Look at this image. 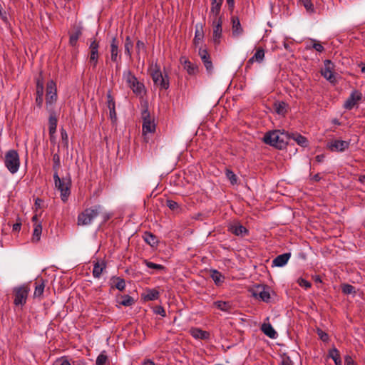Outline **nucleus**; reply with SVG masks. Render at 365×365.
I'll return each instance as SVG.
<instances>
[{
  "mask_svg": "<svg viewBox=\"0 0 365 365\" xmlns=\"http://www.w3.org/2000/svg\"><path fill=\"white\" fill-rule=\"evenodd\" d=\"M41 232H42L41 223L39 222V223L34 224L32 241L33 242H38L40 240Z\"/></svg>",
  "mask_w": 365,
  "mask_h": 365,
  "instance_id": "e433bc0d",
  "label": "nucleus"
},
{
  "mask_svg": "<svg viewBox=\"0 0 365 365\" xmlns=\"http://www.w3.org/2000/svg\"><path fill=\"white\" fill-rule=\"evenodd\" d=\"M143 237L151 247H155L158 244L157 237L150 232H145Z\"/></svg>",
  "mask_w": 365,
  "mask_h": 365,
  "instance_id": "7c9ffc66",
  "label": "nucleus"
},
{
  "mask_svg": "<svg viewBox=\"0 0 365 365\" xmlns=\"http://www.w3.org/2000/svg\"><path fill=\"white\" fill-rule=\"evenodd\" d=\"M281 361L279 365H294L293 361L287 354H283L280 356Z\"/></svg>",
  "mask_w": 365,
  "mask_h": 365,
  "instance_id": "49530a36",
  "label": "nucleus"
},
{
  "mask_svg": "<svg viewBox=\"0 0 365 365\" xmlns=\"http://www.w3.org/2000/svg\"><path fill=\"white\" fill-rule=\"evenodd\" d=\"M228 230L236 236H244L248 230L240 223H234L229 226Z\"/></svg>",
  "mask_w": 365,
  "mask_h": 365,
  "instance_id": "4be33fe9",
  "label": "nucleus"
},
{
  "mask_svg": "<svg viewBox=\"0 0 365 365\" xmlns=\"http://www.w3.org/2000/svg\"><path fill=\"white\" fill-rule=\"evenodd\" d=\"M154 312L157 314L161 315L162 317H165V311L164 308L161 306L155 307Z\"/></svg>",
  "mask_w": 365,
  "mask_h": 365,
  "instance_id": "13d9d810",
  "label": "nucleus"
},
{
  "mask_svg": "<svg viewBox=\"0 0 365 365\" xmlns=\"http://www.w3.org/2000/svg\"><path fill=\"white\" fill-rule=\"evenodd\" d=\"M106 268V263L104 261L101 262H96L94 264L93 269V276L95 278H99L103 272V271Z\"/></svg>",
  "mask_w": 365,
  "mask_h": 365,
  "instance_id": "cd10ccee",
  "label": "nucleus"
},
{
  "mask_svg": "<svg viewBox=\"0 0 365 365\" xmlns=\"http://www.w3.org/2000/svg\"><path fill=\"white\" fill-rule=\"evenodd\" d=\"M264 58V50L262 47L257 48L254 56L248 60L246 65V68H250L255 61L258 63L262 62Z\"/></svg>",
  "mask_w": 365,
  "mask_h": 365,
  "instance_id": "412c9836",
  "label": "nucleus"
},
{
  "mask_svg": "<svg viewBox=\"0 0 365 365\" xmlns=\"http://www.w3.org/2000/svg\"><path fill=\"white\" fill-rule=\"evenodd\" d=\"M144 264L148 268H150V269H158V270H163V269H165V267L163 266L162 264H155V263L150 262V261H148L147 259L144 260Z\"/></svg>",
  "mask_w": 365,
  "mask_h": 365,
  "instance_id": "a18cd8bd",
  "label": "nucleus"
},
{
  "mask_svg": "<svg viewBox=\"0 0 365 365\" xmlns=\"http://www.w3.org/2000/svg\"><path fill=\"white\" fill-rule=\"evenodd\" d=\"M133 43L130 37V36H127L125 38L124 48H125V54L127 56H128L130 58L132 56L131 51L133 49Z\"/></svg>",
  "mask_w": 365,
  "mask_h": 365,
  "instance_id": "58836bf2",
  "label": "nucleus"
},
{
  "mask_svg": "<svg viewBox=\"0 0 365 365\" xmlns=\"http://www.w3.org/2000/svg\"><path fill=\"white\" fill-rule=\"evenodd\" d=\"M270 288L263 284H257L252 287L250 290L252 297L259 299L264 302H269L271 299Z\"/></svg>",
  "mask_w": 365,
  "mask_h": 365,
  "instance_id": "6e6552de",
  "label": "nucleus"
},
{
  "mask_svg": "<svg viewBox=\"0 0 365 365\" xmlns=\"http://www.w3.org/2000/svg\"><path fill=\"white\" fill-rule=\"evenodd\" d=\"M108 361V356L106 351H102L97 357L96 364V365H104Z\"/></svg>",
  "mask_w": 365,
  "mask_h": 365,
  "instance_id": "79ce46f5",
  "label": "nucleus"
},
{
  "mask_svg": "<svg viewBox=\"0 0 365 365\" xmlns=\"http://www.w3.org/2000/svg\"><path fill=\"white\" fill-rule=\"evenodd\" d=\"M303 6L305 7L308 12L312 13L314 11V5L311 0H302Z\"/></svg>",
  "mask_w": 365,
  "mask_h": 365,
  "instance_id": "09e8293b",
  "label": "nucleus"
},
{
  "mask_svg": "<svg viewBox=\"0 0 365 365\" xmlns=\"http://www.w3.org/2000/svg\"><path fill=\"white\" fill-rule=\"evenodd\" d=\"M292 139L295 141L299 145L302 147H307L308 145V140L307 138L302 135L298 133H289V140Z\"/></svg>",
  "mask_w": 365,
  "mask_h": 365,
  "instance_id": "393cba45",
  "label": "nucleus"
},
{
  "mask_svg": "<svg viewBox=\"0 0 365 365\" xmlns=\"http://www.w3.org/2000/svg\"><path fill=\"white\" fill-rule=\"evenodd\" d=\"M159 292L155 289H148L147 293L143 296V299L145 301H153L158 299L159 297Z\"/></svg>",
  "mask_w": 365,
  "mask_h": 365,
  "instance_id": "4c0bfd02",
  "label": "nucleus"
},
{
  "mask_svg": "<svg viewBox=\"0 0 365 365\" xmlns=\"http://www.w3.org/2000/svg\"><path fill=\"white\" fill-rule=\"evenodd\" d=\"M53 365H71L70 361L65 357H62L56 361Z\"/></svg>",
  "mask_w": 365,
  "mask_h": 365,
  "instance_id": "6e6d98bb",
  "label": "nucleus"
},
{
  "mask_svg": "<svg viewBox=\"0 0 365 365\" xmlns=\"http://www.w3.org/2000/svg\"><path fill=\"white\" fill-rule=\"evenodd\" d=\"M57 101L56 83L51 80L46 84V107L48 112L54 111V104Z\"/></svg>",
  "mask_w": 365,
  "mask_h": 365,
  "instance_id": "20e7f679",
  "label": "nucleus"
},
{
  "mask_svg": "<svg viewBox=\"0 0 365 365\" xmlns=\"http://www.w3.org/2000/svg\"><path fill=\"white\" fill-rule=\"evenodd\" d=\"M61 140L66 147L68 145V137L66 131L64 129L61 130Z\"/></svg>",
  "mask_w": 365,
  "mask_h": 365,
  "instance_id": "603ef678",
  "label": "nucleus"
},
{
  "mask_svg": "<svg viewBox=\"0 0 365 365\" xmlns=\"http://www.w3.org/2000/svg\"><path fill=\"white\" fill-rule=\"evenodd\" d=\"M152 79L154 84L160 89L167 90L170 86L169 76L167 73H162L159 67L155 66V68L151 73Z\"/></svg>",
  "mask_w": 365,
  "mask_h": 365,
  "instance_id": "0eeeda50",
  "label": "nucleus"
},
{
  "mask_svg": "<svg viewBox=\"0 0 365 365\" xmlns=\"http://www.w3.org/2000/svg\"><path fill=\"white\" fill-rule=\"evenodd\" d=\"M123 78L125 81L128 86L137 95L140 96L145 91V86L140 82L131 71L128 70L123 72Z\"/></svg>",
  "mask_w": 365,
  "mask_h": 365,
  "instance_id": "7ed1b4c3",
  "label": "nucleus"
},
{
  "mask_svg": "<svg viewBox=\"0 0 365 365\" xmlns=\"http://www.w3.org/2000/svg\"><path fill=\"white\" fill-rule=\"evenodd\" d=\"M344 364L345 365H356V363L354 362L353 359L349 355L345 356Z\"/></svg>",
  "mask_w": 365,
  "mask_h": 365,
  "instance_id": "680f3d73",
  "label": "nucleus"
},
{
  "mask_svg": "<svg viewBox=\"0 0 365 365\" xmlns=\"http://www.w3.org/2000/svg\"><path fill=\"white\" fill-rule=\"evenodd\" d=\"M312 47L319 52H322L324 50V46L319 42H314Z\"/></svg>",
  "mask_w": 365,
  "mask_h": 365,
  "instance_id": "052dcab7",
  "label": "nucleus"
},
{
  "mask_svg": "<svg viewBox=\"0 0 365 365\" xmlns=\"http://www.w3.org/2000/svg\"><path fill=\"white\" fill-rule=\"evenodd\" d=\"M328 356L334 360L335 365H341L340 354L337 349L334 347L330 349Z\"/></svg>",
  "mask_w": 365,
  "mask_h": 365,
  "instance_id": "72a5a7b5",
  "label": "nucleus"
},
{
  "mask_svg": "<svg viewBox=\"0 0 365 365\" xmlns=\"http://www.w3.org/2000/svg\"><path fill=\"white\" fill-rule=\"evenodd\" d=\"M102 211L103 207L99 205L85 209L78 216V225L84 226L91 224L93 220L102 213Z\"/></svg>",
  "mask_w": 365,
  "mask_h": 365,
  "instance_id": "f03ea898",
  "label": "nucleus"
},
{
  "mask_svg": "<svg viewBox=\"0 0 365 365\" xmlns=\"http://www.w3.org/2000/svg\"><path fill=\"white\" fill-rule=\"evenodd\" d=\"M214 305L220 310L226 312H230L232 307L230 302L216 301Z\"/></svg>",
  "mask_w": 365,
  "mask_h": 365,
  "instance_id": "2f4dec72",
  "label": "nucleus"
},
{
  "mask_svg": "<svg viewBox=\"0 0 365 365\" xmlns=\"http://www.w3.org/2000/svg\"><path fill=\"white\" fill-rule=\"evenodd\" d=\"M262 331L266 334L267 336L274 339L277 336V332L273 329L270 324H264L262 326Z\"/></svg>",
  "mask_w": 365,
  "mask_h": 365,
  "instance_id": "473e14b6",
  "label": "nucleus"
},
{
  "mask_svg": "<svg viewBox=\"0 0 365 365\" xmlns=\"http://www.w3.org/2000/svg\"><path fill=\"white\" fill-rule=\"evenodd\" d=\"M98 48L99 44L98 42L96 41V39H93L90 44L89 50H90V55H89V62L92 65L93 68H96L98 64Z\"/></svg>",
  "mask_w": 365,
  "mask_h": 365,
  "instance_id": "ddd939ff",
  "label": "nucleus"
},
{
  "mask_svg": "<svg viewBox=\"0 0 365 365\" xmlns=\"http://www.w3.org/2000/svg\"><path fill=\"white\" fill-rule=\"evenodd\" d=\"M324 67L322 69V75L331 83L336 81V78L334 75V63L330 60H325L324 61Z\"/></svg>",
  "mask_w": 365,
  "mask_h": 365,
  "instance_id": "2eb2a0df",
  "label": "nucleus"
},
{
  "mask_svg": "<svg viewBox=\"0 0 365 365\" xmlns=\"http://www.w3.org/2000/svg\"><path fill=\"white\" fill-rule=\"evenodd\" d=\"M287 104L284 101L276 102L273 105L274 111L280 115H284L287 113Z\"/></svg>",
  "mask_w": 365,
  "mask_h": 365,
  "instance_id": "c756f323",
  "label": "nucleus"
},
{
  "mask_svg": "<svg viewBox=\"0 0 365 365\" xmlns=\"http://www.w3.org/2000/svg\"><path fill=\"white\" fill-rule=\"evenodd\" d=\"M110 110V117L111 118V120H116V112H115V108L114 109H111V110Z\"/></svg>",
  "mask_w": 365,
  "mask_h": 365,
  "instance_id": "774afa93",
  "label": "nucleus"
},
{
  "mask_svg": "<svg viewBox=\"0 0 365 365\" xmlns=\"http://www.w3.org/2000/svg\"><path fill=\"white\" fill-rule=\"evenodd\" d=\"M317 334H318L320 339H322L323 341H328L329 336H328V334L326 332L323 331L321 329H319L318 331H317Z\"/></svg>",
  "mask_w": 365,
  "mask_h": 365,
  "instance_id": "4d7b16f0",
  "label": "nucleus"
},
{
  "mask_svg": "<svg viewBox=\"0 0 365 365\" xmlns=\"http://www.w3.org/2000/svg\"><path fill=\"white\" fill-rule=\"evenodd\" d=\"M21 227V220L19 219L18 221L13 225L12 229L14 232H19Z\"/></svg>",
  "mask_w": 365,
  "mask_h": 365,
  "instance_id": "e2e57ef3",
  "label": "nucleus"
},
{
  "mask_svg": "<svg viewBox=\"0 0 365 365\" xmlns=\"http://www.w3.org/2000/svg\"><path fill=\"white\" fill-rule=\"evenodd\" d=\"M107 106L109 110L115 108V101L110 91H108L107 93Z\"/></svg>",
  "mask_w": 365,
  "mask_h": 365,
  "instance_id": "de8ad7c7",
  "label": "nucleus"
},
{
  "mask_svg": "<svg viewBox=\"0 0 365 365\" xmlns=\"http://www.w3.org/2000/svg\"><path fill=\"white\" fill-rule=\"evenodd\" d=\"M210 276L216 285L221 284L223 282L224 279H225V277L222 275V274L216 269L211 270Z\"/></svg>",
  "mask_w": 365,
  "mask_h": 365,
  "instance_id": "c9c22d12",
  "label": "nucleus"
},
{
  "mask_svg": "<svg viewBox=\"0 0 365 365\" xmlns=\"http://www.w3.org/2000/svg\"><path fill=\"white\" fill-rule=\"evenodd\" d=\"M4 164L11 173L14 174L18 171L20 160L16 150H10L6 153Z\"/></svg>",
  "mask_w": 365,
  "mask_h": 365,
  "instance_id": "39448f33",
  "label": "nucleus"
},
{
  "mask_svg": "<svg viewBox=\"0 0 365 365\" xmlns=\"http://www.w3.org/2000/svg\"><path fill=\"white\" fill-rule=\"evenodd\" d=\"M34 208H35V211L37 212V210L38 209H41L43 208V200L41 198H38L37 197L36 200H35V203H34Z\"/></svg>",
  "mask_w": 365,
  "mask_h": 365,
  "instance_id": "5fc2aeb1",
  "label": "nucleus"
},
{
  "mask_svg": "<svg viewBox=\"0 0 365 365\" xmlns=\"http://www.w3.org/2000/svg\"><path fill=\"white\" fill-rule=\"evenodd\" d=\"M118 44L117 38L113 37L110 42V59L113 62L115 63H118L121 58V56L118 55Z\"/></svg>",
  "mask_w": 365,
  "mask_h": 365,
  "instance_id": "f3484780",
  "label": "nucleus"
},
{
  "mask_svg": "<svg viewBox=\"0 0 365 365\" xmlns=\"http://www.w3.org/2000/svg\"><path fill=\"white\" fill-rule=\"evenodd\" d=\"M211 9L210 13L214 15V18H222L219 16L221 6L223 2V0H211Z\"/></svg>",
  "mask_w": 365,
  "mask_h": 365,
  "instance_id": "a878e982",
  "label": "nucleus"
},
{
  "mask_svg": "<svg viewBox=\"0 0 365 365\" xmlns=\"http://www.w3.org/2000/svg\"><path fill=\"white\" fill-rule=\"evenodd\" d=\"M166 205L173 211H175L179 208L178 203L172 200H167Z\"/></svg>",
  "mask_w": 365,
  "mask_h": 365,
  "instance_id": "8fccbe9b",
  "label": "nucleus"
},
{
  "mask_svg": "<svg viewBox=\"0 0 365 365\" xmlns=\"http://www.w3.org/2000/svg\"><path fill=\"white\" fill-rule=\"evenodd\" d=\"M204 37V33L202 29H196L195 33V38H194V43L195 46H197L202 40Z\"/></svg>",
  "mask_w": 365,
  "mask_h": 365,
  "instance_id": "a19ab883",
  "label": "nucleus"
},
{
  "mask_svg": "<svg viewBox=\"0 0 365 365\" xmlns=\"http://www.w3.org/2000/svg\"><path fill=\"white\" fill-rule=\"evenodd\" d=\"M199 56L201 58V60L206 68V70L208 73H211L212 72L213 66L211 61L210 55L206 49L200 48L199 49Z\"/></svg>",
  "mask_w": 365,
  "mask_h": 365,
  "instance_id": "dca6fc26",
  "label": "nucleus"
},
{
  "mask_svg": "<svg viewBox=\"0 0 365 365\" xmlns=\"http://www.w3.org/2000/svg\"><path fill=\"white\" fill-rule=\"evenodd\" d=\"M0 17L1 18V19L4 21V22H6L7 21V16H6V13L5 11H3V8H2V6L0 4Z\"/></svg>",
  "mask_w": 365,
  "mask_h": 365,
  "instance_id": "0e129e2a",
  "label": "nucleus"
},
{
  "mask_svg": "<svg viewBox=\"0 0 365 365\" xmlns=\"http://www.w3.org/2000/svg\"><path fill=\"white\" fill-rule=\"evenodd\" d=\"M191 335L195 338L197 339H209L210 334L208 331L202 330L199 328H192L190 330Z\"/></svg>",
  "mask_w": 365,
  "mask_h": 365,
  "instance_id": "5701e85b",
  "label": "nucleus"
},
{
  "mask_svg": "<svg viewBox=\"0 0 365 365\" xmlns=\"http://www.w3.org/2000/svg\"><path fill=\"white\" fill-rule=\"evenodd\" d=\"M349 145V141L335 139L328 142L327 148L331 152H344Z\"/></svg>",
  "mask_w": 365,
  "mask_h": 365,
  "instance_id": "9b49d317",
  "label": "nucleus"
},
{
  "mask_svg": "<svg viewBox=\"0 0 365 365\" xmlns=\"http://www.w3.org/2000/svg\"><path fill=\"white\" fill-rule=\"evenodd\" d=\"M36 88H43V81L42 78H37Z\"/></svg>",
  "mask_w": 365,
  "mask_h": 365,
  "instance_id": "69168bd1",
  "label": "nucleus"
},
{
  "mask_svg": "<svg viewBox=\"0 0 365 365\" xmlns=\"http://www.w3.org/2000/svg\"><path fill=\"white\" fill-rule=\"evenodd\" d=\"M232 34L234 37H239L243 34V29L237 16H233L231 18Z\"/></svg>",
  "mask_w": 365,
  "mask_h": 365,
  "instance_id": "a211bd4d",
  "label": "nucleus"
},
{
  "mask_svg": "<svg viewBox=\"0 0 365 365\" xmlns=\"http://www.w3.org/2000/svg\"><path fill=\"white\" fill-rule=\"evenodd\" d=\"M180 61L189 75H195L198 72L197 66L190 62L187 58L182 56Z\"/></svg>",
  "mask_w": 365,
  "mask_h": 365,
  "instance_id": "aec40b11",
  "label": "nucleus"
},
{
  "mask_svg": "<svg viewBox=\"0 0 365 365\" xmlns=\"http://www.w3.org/2000/svg\"><path fill=\"white\" fill-rule=\"evenodd\" d=\"M361 99L362 93L358 90H354L344 102V108L346 110H351Z\"/></svg>",
  "mask_w": 365,
  "mask_h": 365,
  "instance_id": "f8f14e48",
  "label": "nucleus"
},
{
  "mask_svg": "<svg viewBox=\"0 0 365 365\" xmlns=\"http://www.w3.org/2000/svg\"><path fill=\"white\" fill-rule=\"evenodd\" d=\"M53 161V178L58 180V171L61 167V158L58 152L53 154L52 157Z\"/></svg>",
  "mask_w": 365,
  "mask_h": 365,
  "instance_id": "b1692460",
  "label": "nucleus"
},
{
  "mask_svg": "<svg viewBox=\"0 0 365 365\" xmlns=\"http://www.w3.org/2000/svg\"><path fill=\"white\" fill-rule=\"evenodd\" d=\"M36 287H35V291L34 293V297H40L42 296L44 288H45V284L43 280L41 279L40 281H37L35 282Z\"/></svg>",
  "mask_w": 365,
  "mask_h": 365,
  "instance_id": "f704fd0d",
  "label": "nucleus"
},
{
  "mask_svg": "<svg viewBox=\"0 0 365 365\" xmlns=\"http://www.w3.org/2000/svg\"><path fill=\"white\" fill-rule=\"evenodd\" d=\"M141 116L143 119V133H154L155 131V124L154 120L151 119L150 112L147 108L142 111Z\"/></svg>",
  "mask_w": 365,
  "mask_h": 365,
  "instance_id": "9d476101",
  "label": "nucleus"
},
{
  "mask_svg": "<svg viewBox=\"0 0 365 365\" xmlns=\"http://www.w3.org/2000/svg\"><path fill=\"white\" fill-rule=\"evenodd\" d=\"M226 177L229 179L232 185L237 183V178L236 175L230 169L225 170Z\"/></svg>",
  "mask_w": 365,
  "mask_h": 365,
  "instance_id": "c03bdc74",
  "label": "nucleus"
},
{
  "mask_svg": "<svg viewBox=\"0 0 365 365\" xmlns=\"http://www.w3.org/2000/svg\"><path fill=\"white\" fill-rule=\"evenodd\" d=\"M29 292V288L27 285L16 287L13 289L14 296V303L16 306H23L26 303Z\"/></svg>",
  "mask_w": 365,
  "mask_h": 365,
  "instance_id": "1a4fd4ad",
  "label": "nucleus"
},
{
  "mask_svg": "<svg viewBox=\"0 0 365 365\" xmlns=\"http://www.w3.org/2000/svg\"><path fill=\"white\" fill-rule=\"evenodd\" d=\"M123 297V300L120 302V304L123 306L129 307L134 304V299L129 296L125 295Z\"/></svg>",
  "mask_w": 365,
  "mask_h": 365,
  "instance_id": "37998d69",
  "label": "nucleus"
},
{
  "mask_svg": "<svg viewBox=\"0 0 365 365\" xmlns=\"http://www.w3.org/2000/svg\"><path fill=\"white\" fill-rule=\"evenodd\" d=\"M43 97L36 96V105H37V106L38 108H41L42 104H43Z\"/></svg>",
  "mask_w": 365,
  "mask_h": 365,
  "instance_id": "338daca9",
  "label": "nucleus"
},
{
  "mask_svg": "<svg viewBox=\"0 0 365 365\" xmlns=\"http://www.w3.org/2000/svg\"><path fill=\"white\" fill-rule=\"evenodd\" d=\"M290 257V253H284L282 255H278L276 258L274 259L273 264L277 267H282L287 264Z\"/></svg>",
  "mask_w": 365,
  "mask_h": 365,
  "instance_id": "bb28decb",
  "label": "nucleus"
},
{
  "mask_svg": "<svg viewBox=\"0 0 365 365\" xmlns=\"http://www.w3.org/2000/svg\"><path fill=\"white\" fill-rule=\"evenodd\" d=\"M299 285L302 287H304L306 289L311 287L312 284L309 282L307 281L303 278H299L298 279Z\"/></svg>",
  "mask_w": 365,
  "mask_h": 365,
  "instance_id": "864d4df0",
  "label": "nucleus"
},
{
  "mask_svg": "<svg viewBox=\"0 0 365 365\" xmlns=\"http://www.w3.org/2000/svg\"><path fill=\"white\" fill-rule=\"evenodd\" d=\"M135 48H136L137 53H139L140 50H145V43L143 41L138 40L137 41V43H136Z\"/></svg>",
  "mask_w": 365,
  "mask_h": 365,
  "instance_id": "bf43d9fd",
  "label": "nucleus"
},
{
  "mask_svg": "<svg viewBox=\"0 0 365 365\" xmlns=\"http://www.w3.org/2000/svg\"><path fill=\"white\" fill-rule=\"evenodd\" d=\"M222 18H214L212 21L213 26V41L215 44L218 45L220 43V38L222 36Z\"/></svg>",
  "mask_w": 365,
  "mask_h": 365,
  "instance_id": "4468645a",
  "label": "nucleus"
},
{
  "mask_svg": "<svg viewBox=\"0 0 365 365\" xmlns=\"http://www.w3.org/2000/svg\"><path fill=\"white\" fill-rule=\"evenodd\" d=\"M49 113V118H48V129L50 134V139L52 141L53 139V134L56 131L57 127V117L55 111L48 112Z\"/></svg>",
  "mask_w": 365,
  "mask_h": 365,
  "instance_id": "6ab92c4d",
  "label": "nucleus"
},
{
  "mask_svg": "<svg viewBox=\"0 0 365 365\" xmlns=\"http://www.w3.org/2000/svg\"><path fill=\"white\" fill-rule=\"evenodd\" d=\"M112 289H117L119 291H123L125 287V282L123 278L113 277L111 279Z\"/></svg>",
  "mask_w": 365,
  "mask_h": 365,
  "instance_id": "c85d7f7f",
  "label": "nucleus"
},
{
  "mask_svg": "<svg viewBox=\"0 0 365 365\" xmlns=\"http://www.w3.org/2000/svg\"><path fill=\"white\" fill-rule=\"evenodd\" d=\"M81 31L80 29H78L75 31V32H73V34H71L70 35V38H69V43L71 44V46H75L77 43V41L79 38V37L81 36Z\"/></svg>",
  "mask_w": 365,
  "mask_h": 365,
  "instance_id": "ea45409f",
  "label": "nucleus"
},
{
  "mask_svg": "<svg viewBox=\"0 0 365 365\" xmlns=\"http://www.w3.org/2000/svg\"><path fill=\"white\" fill-rule=\"evenodd\" d=\"M342 292L344 294H349L354 293L355 290H354V287L352 285L346 284H344L342 286Z\"/></svg>",
  "mask_w": 365,
  "mask_h": 365,
  "instance_id": "3c124183",
  "label": "nucleus"
},
{
  "mask_svg": "<svg viewBox=\"0 0 365 365\" xmlns=\"http://www.w3.org/2000/svg\"><path fill=\"white\" fill-rule=\"evenodd\" d=\"M55 187L61 192V198L63 202H66L68 200V197L69 196L70 187H71V178H61L58 176V181L57 179L53 178Z\"/></svg>",
  "mask_w": 365,
  "mask_h": 365,
  "instance_id": "423d86ee",
  "label": "nucleus"
},
{
  "mask_svg": "<svg viewBox=\"0 0 365 365\" xmlns=\"http://www.w3.org/2000/svg\"><path fill=\"white\" fill-rule=\"evenodd\" d=\"M289 140V133L279 130L269 131L265 133L263 138V140L266 144L280 150L286 147Z\"/></svg>",
  "mask_w": 365,
  "mask_h": 365,
  "instance_id": "f257e3e1",
  "label": "nucleus"
}]
</instances>
